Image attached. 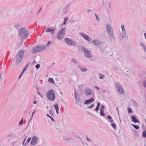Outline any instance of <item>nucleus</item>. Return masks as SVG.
Instances as JSON below:
<instances>
[{
  "label": "nucleus",
  "instance_id": "nucleus-1",
  "mask_svg": "<svg viewBox=\"0 0 146 146\" xmlns=\"http://www.w3.org/2000/svg\"><path fill=\"white\" fill-rule=\"evenodd\" d=\"M18 32L19 33V36L23 39L27 38L28 36L27 30L25 28L23 27L18 29Z\"/></svg>",
  "mask_w": 146,
  "mask_h": 146
},
{
  "label": "nucleus",
  "instance_id": "nucleus-2",
  "mask_svg": "<svg viewBox=\"0 0 146 146\" xmlns=\"http://www.w3.org/2000/svg\"><path fill=\"white\" fill-rule=\"evenodd\" d=\"M46 46L44 45H39L33 48L31 51L33 54L38 52H41L44 50L46 48Z\"/></svg>",
  "mask_w": 146,
  "mask_h": 146
},
{
  "label": "nucleus",
  "instance_id": "nucleus-3",
  "mask_svg": "<svg viewBox=\"0 0 146 146\" xmlns=\"http://www.w3.org/2000/svg\"><path fill=\"white\" fill-rule=\"evenodd\" d=\"M24 55V51L22 50H20L18 52L16 56V64H19L22 61Z\"/></svg>",
  "mask_w": 146,
  "mask_h": 146
},
{
  "label": "nucleus",
  "instance_id": "nucleus-4",
  "mask_svg": "<svg viewBox=\"0 0 146 146\" xmlns=\"http://www.w3.org/2000/svg\"><path fill=\"white\" fill-rule=\"evenodd\" d=\"M47 98L51 101H54L55 98V95L53 90L48 92L46 94Z\"/></svg>",
  "mask_w": 146,
  "mask_h": 146
},
{
  "label": "nucleus",
  "instance_id": "nucleus-5",
  "mask_svg": "<svg viewBox=\"0 0 146 146\" xmlns=\"http://www.w3.org/2000/svg\"><path fill=\"white\" fill-rule=\"evenodd\" d=\"M106 30L111 38L114 39L115 36L113 33L112 29L109 24L106 25Z\"/></svg>",
  "mask_w": 146,
  "mask_h": 146
},
{
  "label": "nucleus",
  "instance_id": "nucleus-6",
  "mask_svg": "<svg viewBox=\"0 0 146 146\" xmlns=\"http://www.w3.org/2000/svg\"><path fill=\"white\" fill-rule=\"evenodd\" d=\"M115 86L117 92L120 94H122L124 92V89L122 86L118 82L115 83Z\"/></svg>",
  "mask_w": 146,
  "mask_h": 146
},
{
  "label": "nucleus",
  "instance_id": "nucleus-7",
  "mask_svg": "<svg viewBox=\"0 0 146 146\" xmlns=\"http://www.w3.org/2000/svg\"><path fill=\"white\" fill-rule=\"evenodd\" d=\"M81 48L82 50L84 52V55L86 57L90 58L92 56L90 51L87 48H85L84 47H81Z\"/></svg>",
  "mask_w": 146,
  "mask_h": 146
},
{
  "label": "nucleus",
  "instance_id": "nucleus-8",
  "mask_svg": "<svg viewBox=\"0 0 146 146\" xmlns=\"http://www.w3.org/2000/svg\"><path fill=\"white\" fill-rule=\"evenodd\" d=\"M65 28H62L58 32L57 35V38L59 39H63L65 35Z\"/></svg>",
  "mask_w": 146,
  "mask_h": 146
},
{
  "label": "nucleus",
  "instance_id": "nucleus-9",
  "mask_svg": "<svg viewBox=\"0 0 146 146\" xmlns=\"http://www.w3.org/2000/svg\"><path fill=\"white\" fill-rule=\"evenodd\" d=\"M64 41L69 45L72 46L76 44V43L75 41L68 38H65L64 39Z\"/></svg>",
  "mask_w": 146,
  "mask_h": 146
},
{
  "label": "nucleus",
  "instance_id": "nucleus-10",
  "mask_svg": "<svg viewBox=\"0 0 146 146\" xmlns=\"http://www.w3.org/2000/svg\"><path fill=\"white\" fill-rule=\"evenodd\" d=\"M80 33V35L82 36L85 40L90 42H91V39L90 38L89 36L88 35L82 33Z\"/></svg>",
  "mask_w": 146,
  "mask_h": 146
},
{
  "label": "nucleus",
  "instance_id": "nucleus-11",
  "mask_svg": "<svg viewBox=\"0 0 146 146\" xmlns=\"http://www.w3.org/2000/svg\"><path fill=\"white\" fill-rule=\"evenodd\" d=\"M38 141V138L35 136L33 137L31 141V143L32 145L33 146L35 145L37 143Z\"/></svg>",
  "mask_w": 146,
  "mask_h": 146
},
{
  "label": "nucleus",
  "instance_id": "nucleus-12",
  "mask_svg": "<svg viewBox=\"0 0 146 146\" xmlns=\"http://www.w3.org/2000/svg\"><path fill=\"white\" fill-rule=\"evenodd\" d=\"M94 98H92L86 100L84 104L88 105L94 102Z\"/></svg>",
  "mask_w": 146,
  "mask_h": 146
},
{
  "label": "nucleus",
  "instance_id": "nucleus-13",
  "mask_svg": "<svg viewBox=\"0 0 146 146\" xmlns=\"http://www.w3.org/2000/svg\"><path fill=\"white\" fill-rule=\"evenodd\" d=\"M86 94V95H92V94L93 92L92 89L89 88H87L85 91Z\"/></svg>",
  "mask_w": 146,
  "mask_h": 146
},
{
  "label": "nucleus",
  "instance_id": "nucleus-14",
  "mask_svg": "<svg viewBox=\"0 0 146 146\" xmlns=\"http://www.w3.org/2000/svg\"><path fill=\"white\" fill-rule=\"evenodd\" d=\"M93 44L98 47H100L101 45V42L98 40H93Z\"/></svg>",
  "mask_w": 146,
  "mask_h": 146
},
{
  "label": "nucleus",
  "instance_id": "nucleus-15",
  "mask_svg": "<svg viewBox=\"0 0 146 146\" xmlns=\"http://www.w3.org/2000/svg\"><path fill=\"white\" fill-rule=\"evenodd\" d=\"M131 117L132 121L133 122L135 123L137 122L140 123V122L136 118V117H137V116H134L133 115H132L131 116Z\"/></svg>",
  "mask_w": 146,
  "mask_h": 146
},
{
  "label": "nucleus",
  "instance_id": "nucleus-16",
  "mask_svg": "<svg viewBox=\"0 0 146 146\" xmlns=\"http://www.w3.org/2000/svg\"><path fill=\"white\" fill-rule=\"evenodd\" d=\"M74 95L76 101V104L78 105V104L77 103V102H79L80 100V98L77 94H76V91H74Z\"/></svg>",
  "mask_w": 146,
  "mask_h": 146
},
{
  "label": "nucleus",
  "instance_id": "nucleus-17",
  "mask_svg": "<svg viewBox=\"0 0 146 146\" xmlns=\"http://www.w3.org/2000/svg\"><path fill=\"white\" fill-rule=\"evenodd\" d=\"M46 32H50L52 35H53L54 33V30L51 28H47L46 30Z\"/></svg>",
  "mask_w": 146,
  "mask_h": 146
},
{
  "label": "nucleus",
  "instance_id": "nucleus-18",
  "mask_svg": "<svg viewBox=\"0 0 146 146\" xmlns=\"http://www.w3.org/2000/svg\"><path fill=\"white\" fill-rule=\"evenodd\" d=\"M133 134L134 138L135 139H138V135L137 132L135 130H133Z\"/></svg>",
  "mask_w": 146,
  "mask_h": 146
},
{
  "label": "nucleus",
  "instance_id": "nucleus-19",
  "mask_svg": "<svg viewBox=\"0 0 146 146\" xmlns=\"http://www.w3.org/2000/svg\"><path fill=\"white\" fill-rule=\"evenodd\" d=\"M78 66L80 69L81 71L83 72H86L87 70V69L86 68H83L81 66L79 65H78Z\"/></svg>",
  "mask_w": 146,
  "mask_h": 146
},
{
  "label": "nucleus",
  "instance_id": "nucleus-20",
  "mask_svg": "<svg viewBox=\"0 0 146 146\" xmlns=\"http://www.w3.org/2000/svg\"><path fill=\"white\" fill-rule=\"evenodd\" d=\"M107 118L109 119L110 120H109V121L111 123H113V119L112 117L110 115H107Z\"/></svg>",
  "mask_w": 146,
  "mask_h": 146
},
{
  "label": "nucleus",
  "instance_id": "nucleus-21",
  "mask_svg": "<svg viewBox=\"0 0 146 146\" xmlns=\"http://www.w3.org/2000/svg\"><path fill=\"white\" fill-rule=\"evenodd\" d=\"M71 60L74 63H76V64H78V62L77 60L74 58H72Z\"/></svg>",
  "mask_w": 146,
  "mask_h": 146
},
{
  "label": "nucleus",
  "instance_id": "nucleus-22",
  "mask_svg": "<svg viewBox=\"0 0 146 146\" xmlns=\"http://www.w3.org/2000/svg\"><path fill=\"white\" fill-rule=\"evenodd\" d=\"M48 81L49 82H50L52 83H54V81L53 79L51 78H48Z\"/></svg>",
  "mask_w": 146,
  "mask_h": 146
},
{
  "label": "nucleus",
  "instance_id": "nucleus-23",
  "mask_svg": "<svg viewBox=\"0 0 146 146\" xmlns=\"http://www.w3.org/2000/svg\"><path fill=\"white\" fill-rule=\"evenodd\" d=\"M46 115L48 117H49L51 119L52 121H54V119L52 117V116H50L49 114H46Z\"/></svg>",
  "mask_w": 146,
  "mask_h": 146
},
{
  "label": "nucleus",
  "instance_id": "nucleus-24",
  "mask_svg": "<svg viewBox=\"0 0 146 146\" xmlns=\"http://www.w3.org/2000/svg\"><path fill=\"white\" fill-rule=\"evenodd\" d=\"M26 70H25V69H23V70L22 71V72H21V73L20 75H19V78H18V79H19L21 77V76L23 75V74L24 73V72Z\"/></svg>",
  "mask_w": 146,
  "mask_h": 146
},
{
  "label": "nucleus",
  "instance_id": "nucleus-25",
  "mask_svg": "<svg viewBox=\"0 0 146 146\" xmlns=\"http://www.w3.org/2000/svg\"><path fill=\"white\" fill-rule=\"evenodd\" d=\"M72 139V138L71 137L67 138L66 137H64L63 138V140H65V141L71 140Z\"/></svg>",
  "mask_w": 146,
  "mask_h": 146
},
{
  "label": "nucleus",
  "instance_id": "nucleus-26",
  "mask_svg": "<svg viewBox=\"0 0 146 146\" xmlns=\"http://www.w3.org/2000/svg\"><path fill=\"white\" fill-rule=\"evenodd\" d=\"M53 106L55 108L56 110H59L58 106L57 103H56V104L54 105Z\"/></svg>",
  "mask_w": 146,
  "mask_h": 146
},
{
  "label": "nucleus",
  "instance_id": "nucleus-27",
  "mask_svg": "<svg viewBox=\"0 0 146 146\" xmlns=\"http://www.w3.org/2000/svg\"><path fill=\"white\" fill-rule=\"evenodd\" d=\"M131 125L135 129H138L139 128V125H136L133 124H132Z\"/></svg>",
  "mask_w": 146,
  "mask_h": 146
},
{
  "label": "nucleus",
  "instance_id": "nucleus-28",
  "mask_svg": "<svg viewBox=\"0 0 146 146\" xmlns=\"http://www.w3.org/2000/svg\"><path fill=\"white\" fill-rule=\"evenodd\" d=\"M142 137H146V131H143L142 133Z\"/></svg>",
  "mask_w": 146,
  "mask_h": 146
},
{
  "label": "nucleus",
  "instance_id": "nucleus-29",
  "mask_svg": "<svg viewBox=\"0 0 146 146\" xmlns=\"http://www.w3.org/2000/svg\"><path fill=\"white\" fill-rule=\"evenodd\" d=\"M112 127L114 129H115L116 128V124L115 123H113L111 124Z\"/></svg>",
  "mask_w": 146,
  "mask_h": 146
},
{
  "label": "nucleus",
  "instance_id": "nucleus-30",
  "mask_svg": "<svg viewBox=\"0 0 146 146\" xmlns=\"http://www.w3.org/2000/svg\"><path fill=\"white\" fill-rule=\"evenodd\" d=\"M132 101L133 102V104H134L135 106L136 107H137L138 106V105L137 102L133 100Z\"/></svg>",
  "mask_w": 146,
  "mask_h": 146
},
{
  "label": "nucleus",
  "instance_id": "nucleus-31",
  "mask_svg": "<svg viewBox=\"0 0 146 146\" xmlns=\"http://www.w3.org/2000/svg\"><path fill=\"white\" fill-rule=\"evenodd\" d=\"M126 35V33L125 31H122V37H124Z\"/></svg>",
  "mask_w": 146,
  "mask_h": 146
},
{
  "label": "nucleus",
  "instance_id": "nucleus-32",
  "mask_svg": "<svg viewBox=\"0 0 146 146\" xmlns=\"http://www.w3.org/2000/svg\"><path fill=\"white\" fill-rule=\"evenodd\" d=\"M99 75L100 76V79H103L105 77V76L101 74H99Z\"/></svg>",
  "mask_w": 146,
  "mask_h": 146
},
{
  "label": "nucleus",
  "instance_id": "nucleus-33",
  "mask_svg": "<svg viewBox=\"0 0 146 146\" xmlns=\"http://www.w3.org/2000/svg\"><path fill=\"white\" fill-rule=\"evenodd\" d=\"M104 111H100V114L101 116H105V114L104 113Z\"/></svg>",
  "mask_w": 146,
  "mask_h": 146
},
{
  "label": "nucleus",
  "instance_id": "nucleus-34",
  "mask_svg": "<svg viewBox=\"0 0 146 146\" xmlns=\"http://www.w3.org/2000/svg\"><path fill=\"white\" fill-rule=\"evenodd\" d=\"M128 112L129 113H132L133 112V111L131 108H129L128 109Z\"/></svg>",
  "mask_w": 146,
  "mask_h": 146
},
{
  "label": "nucleus",
  "instance_id": "nucleus-35",
  "mask_svg": "<svg viewBox=\"0 0 146 146\" xmlns=\"http://www.w3.org/2000/svg\"><path fill=\"white\" fill-rule=\"evenodd\" d=\"M143 87L146 88V80L144 81L143 82Z\"/></svg>",
  "mask_w": 146,
  "mask_h": 146
},
{
  "label": "nucleus",
  "instance_id": "nucleus-36",
  "mask_svg": "<svg viewBox=\"0 0 146 146\" xmlns=\"http://www.w3.org/2000/svg\"><path fill=\"white\" fill-rule=\"evenodd\" d=\"M37 92H38V94L42 98V96H43V95L42 94H41L40 93V92H39V89L37 87Z\"/></svg>",
  "mask_w": 146,
  "mask_h": 146
},
{
  "label": "nucleus",
  "instance_id": "nucleus-37",
  "mask_svg": "<svg viewBox=\"0 0 146 146\" xmlns=\"http://www.w3.org/2000/svg\"><path fill=\"white\" fill-rule=\"evenodd\" d=\"M105 107V106L102 105L101 106V108H100V111H104V107Z\"/></svg>",
  "mask_w": 146,
  "mask_h": 146
},
{
  "label": "nucleus",
  "instance_id": "nucleus-38",
  "mask_svg": "<svg viewBox=\"0 0 146 146\" xmlns=\"http://www.w3.org/2000/svg\"><path fill=\"white\" fill-rule=\"evenodd\" d=\"M36 112V111H35V109L34 110V111L32 113V115H31V119H30L29 121V122L30 121H31V120L33 118V114Z\"/></svg>",
  "mask_w": 146,
  "mask_h": 146
},
{
  "label": "nucleus",
  "instance_id": "nucleus-39",
  "mask_svg": "<svg viewBox=\"0 0 146 146\" xmlns=\"http://www.w3.org/2000/svg\"><path fill=\"white\" fill-rule=\"evenodd\" d=\"M140 45L143 48L144 47L146 46L145 45V44L142 42H141L140 43Z\"/></svg>",
  "mask_w": 146,
  "mask_h": 146
},
{
  "label": "nucleus",
  "instance_id": "nucleus-40",
  "mask_svg": "<svg viewBox=\"0 0 146 146\" xmlns=\"http://www.w3.org/2000/svg\"><path fill=\"white\" fill-rule=\"evenodd\" d=\"M19 25L18 23L15 24V27L17 29H18V28L19 27Z\"/></svg>",
  "mask_w": 146,
  "mask_h": 146
},
{
  "label": "nucleus",
  "instance_id": "nucleus-41",
  "mask_svg": "<svg viewBox=\"0 0 146 146\" xmlns=\"http://www.w3.org/2000/svg\"><path fill=\"white\" fill-rule=\"evenodd\" d=\"M94 106V104H91L88 107V108L89 109H91L93 108Z\"/></svg>",
  "mask_w": 146,
  "mask_h": 146
},
{
  "label": "nucleus",
  "instance_id": "nucleus-42",
  "mask_svg": "<svg viewBox=\"0 0 146 146\" xmlns=\"http://www.w3.org/2000/svg\"><path fill=\"white\" fill-rule=\"evenodd\" d=\"M31 137L27 139V141L26 142V143H27V144H28V143L30 141H31Z\"/></svg>",
  "mask_w": 146,
  "mask_h": 146
},
{
  "label": "nucleus",
  "instance_id": "nucleus-43",
  "mask_svg": "<svg viewBox=\"0 0 146 146\" xmlns=\"http://www.w3.org/2000/svg\"><path fill=\"white\" fill-rule=\"evenodd\" d=\"M40 65L39 64H37L35 65V67L36 69H39L40 67Z\"/></svg>",
  "mask_w": 146,
  "mask_h": 146
},
{
  "label": "nucleus",
  "instance_id": "nucleus-44",
  "mask_svg": "<svg viewBox=\"0 0 146 146\" xmlns=\"http://www.w3.org/2000/svg\"><path fill=\"white\" fill-rule=\"evenodd\" d=\"M30 63H28L26 65L25 67L24 68V69H25V70H26L27 68L29 66V65Z\"/></svg>",
  "mask_w": 146,
  "mask_h": 146
},
{
  "label": "nucleus",
  "instance_id": "nucleus-45",
  "mask_svg": "<svg viewBox=\"0 0 146 146\" xmlns=\"http://www.w3.org/2000/svg\"><path fill=\"white\" fill-rule=\"evenodd\" d=\"M121 29H122V31H125L124 26L123 25H121Z\"/></svg>",
  "mask_w": 146,
  "mask_h": 146
},
{
  "label": "nucleus",
  "instance_id": "nucleus-46",
  "mask_svg": "<svg viewBox=\"0 0 146 146\" xmlns=\"http://www.w3.org/2000/svg\"><path fill=\"white\" fill-rule=\"evenodd\" d=\"M25 142V141H23V142L22 144L23 145L26 146L27 145V143H26V142Z\"/></svg>",
  "mask_w": 146,
  "mask_h": 146
},
{
  "label": "nucleus",
  "instance_id": "nucleus-47",
  "mask_svg": "<svg viewBox=\"0 0 146 146\" xmlns=\"http://www.w3.org/2000/svg\"><path fill=\"white\" fill-rule=\"evenodd\" d=\"M99 110V107L96 106V107L95 109V111H98Z\"/></svg>",
  "mask_w": 146,
  "mask_h": 146
},
{
  "label": "nucleus",
  "instance_id": "nucleus-48",
  "mask_svg": "<svg viewBox=\"0 0 146 146\" xmlns=\"http://www.w3.org/2000/svg\"><path fill=\"white\" fill-rule=\"evenodd\" d=\"M69 5H68V6H67L66 7L64 8L63 10L64 11L66 10L69 7Z\"/></svg>",
  "mask_w": 146,
  "mask_h": 146
},
{
  "label": "nucleus",
  "instance_id": "nucleus-49",
  "mask_svg": "<svg viewBox=\"0 0 146 146\" xmlns=\"http://www.w3.org/2000/svg\"><path fill=\"white\" fill-rule=\"evenodd\" d=\"M23 124V123L22 121H20L19 123V124L20 125H22Z\"/></svg>",
  "mask_w": 146,
  "mask_h": 146
},
{
  "label": "nucleus",
  "instance_id": "nucleus-50",
  "mask_svg": "<svg viewBox=\"0 0 146 146\" xmlns=\"http://www.w3.org/2000/svg\"><path fill=\"white\" fill-rule=\"evenodd\" d=\"M51 43V42L50 41H49L47 43V46H48Z\"/></svg>",
  "mask_w": 146,
  "mask_h": 146
},
{
  "label": "nucleus",
  "instance_id": "nucleus-51",
  "mask_svg": "<svg viewBox=\"0 0 146 146\" xmlns=\"http://www.w3.org/2000/svg\"><path fill=\"white\" fill-rule=\"evenodd\" d=\"M49 113L51 115H53V112L52 110H50L49 111Z\"/></svg>",
  "mask_w": 146,
  "mask_h": 146
},
{
  "label": "nucleus",
  "instance_id": "nucleus-52",
  "mask_svg": "<svg viewBox=\"0 0 146 146\" xmlns=\"http://www.w3.org/2000/svg\"><path fill=\"white\" fill-rule=\"evenodd\" d=\"M68 19V17H66L64 18V21L66 22V21H67Z\"/></svg>",
  "mask_w": 146,
  "mask_h": 146
},
{
  "label": "nucleus",
  "instance_id": "nucleus-53",
  "mask_svg": "<svg viewBox=\"0 0 146 146\" xmlns=\"http://www.w3.org/2000/svg\"><path fill=\"white\" fill-rule=\"evenodd\" d=\"M97 106L100 107V104L99 102H98L97 103Z\"/></svg>",
  "mask_w": 146,
  "mask_h": 146
},
{
  "label": "nucleus",
  "instance_id": "nucleus-54",
  "mask_svg": "<svg viewBox=\"0 0 146 146\" xmlns=\"http://www.w3.org/2000/svg\"><path fill=\"white\" fill-rule=\"evenodd\" d=\"M96 18V20H97V21H99L100 20V18L98 17H97Z\"/></svg>",
  "mask_w": 146,
  "mask_h": 146
},
{
  "label": "nucleus",
  "instance_id": "nucleus-55",
  "mask_svg": "<svg viewBox=\"0 0 146 146\" xmlns=\"http://www.w3.org/2000/svg\"><path fill=\"white\" fill-rule=\"evenodd\" d=\"M95 88L98 90H100V88L99 87L97 86H95Z\"/></svg>",
  "mask_w": 146,
  "mask_h": 146
},
{
  "label": "nucleus",
  "instance_id": "nucleus-56",
  "mask_svg": "<svg viewBox=\"0 0 146 146\" xmlns=\"http://www.w3.org/2000/svg\"><path fill=\"white\" fill-rule=\"evenodd\" d=\"M143 49L144 52L146 53V46H145V47L143 48Z\"/></svg>",
  "mask_w": 146,
  "mask_h": 146
},
{
  "label": "nucleus",
  "instance_id": "nucleus-57",
  "mask_svg": "<svg viewBox=\"0 0 146 146\" xmlns=\"http://www.w3.org/2000/svg\"><path fill=\"white\" fill-rule=\"evenodd\" d=\"M92 11V10L91 9H90L87 10V11L88 13H89V12H91Z\"/></svg>",
  "mask_w": 146,
  "mask_h": 146
},
{
  "label": "nucleus",
  "instance_id": "nucleus-58",
  "mask_svg": "<svg viewBox=\"0 0 146 146\" xmlns=\"http://www.w3.org/2000/svg\"><path fill=\"white\" fill-rule=\"evenodd\" d=\"M55 63H54V62H53V63H52V64L51 65V66H55Z\"/></svg>",
  "mask_w": 146,
  "mask_h": 146
},
{
  "label": "nucleus",
  "instance_id": "nucleus-59",
  "mask_svg": "<svg viewBox=\"0 0 146 146\" xmlns=\"http://www.w3.org/2000/svg\"><path fill=\"white\" fill-rule=\"evenodd\" d=\"M56 112L57 114H58L59 113V110H56Z\"/></svg>",
  "mask_w": 146,
  "mask_h": 146
},
{
  "label": "nucleus",
  "instance_id": "nucleus-60",
  "mask_svg": "<svg viewBox=\"0 0 146 146\" xmlns=\"http://www.w3.org/2000/svg\"><path fill=\"white\" fill-rule=\"evenodd\" d=\"M36 103H37V102H36V101H34V102H33V104H36Z\"/></svg>",
  "mask_w": 146,
  "mask_h": 146
},
{
  "label": "nucleus",
  "instance_id": "nucleus-61",
  "mask_svg": "<svg viewBox=\"0 0 146 146\" xmlns=\"http://www.w3.org/2000/svg\"><path fill=\"white\" fill-rule=\"evenodd\" d=\"M41 9H42V7H41V8L38 11L37 14H38L39 13V12H40V11H41Z\"/></svg>",
  "mask_w": 146,
  "mask_h": 146
},
{
  "label": "nucleus",
  "instance_id": "nucleus-62",
  "mask_svg": "<svg viewBox=\"0 0 146 146\" xmlns=\"http://www.w3.org/2000/svg\"><path fill=\"white\" fill-rule=\"evenodd\" d=\"M86 140L87 141H91V140L89 139H88L87 137H86Z\"/></svg>",
  "mask_w": 146,
  "mask_h": 146
},
{
  "label": "nucleus",
  "instance_id": "nucleus-63",
  "mask_svg": "<svg viewBox=\"0 0 146 146\" xmlns=\"http://www.w3.org/2000/svg\"><path fill=\"white\" fill-rule=\"evenodd\" d=\"M144 35L145 36V38L146 39V33H144Z\"/></svg>",
  "mask_w": 146,
  "mask_h": 146
},
{
  "label": "nucleus",
  "instance_id": "nucleus-64",
  "mask_svg": "<svg viewBox=\"0 0 146 146\" xmlns=\"http://www.w3.org/2000/svg\"><path fill=\"white\" fill-rule=\"evenodd\" d=\"M66 22L64 21V22H63V24L64 25H65L66 24Z\"/></svg>",
  "mask_w": 146,
  "mask_h": 146
}]
</instances>
